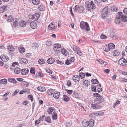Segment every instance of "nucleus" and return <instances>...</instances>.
Wrapping results in <instances>:
<instances>
[{"label": "nucleus", "mask_w": 127, "mask_h": 127, "mask_svg": "<svg viewBox=\"0 0 127 127\" xmlns=\"http://www.w3.org/2000/svg\"><path fill=\"white\" fill-rule=\"evenodd\" d=\"M61 52L65 56H67L68 54V53L67 51L64 48L61 49Z\"/></svg>", "instance_id": "nucleus-25"}, {"label": "nucleus", "mask_w": 127, "mask_h": 127, "mask_svg": "<svg viewBox=\"0 0 127 127\" xmlns=\"http://www.w3.org/2000/svg\"><path fill=\"white\" fill-rule=\"evenodd\" d=\"M26 22L24 20H21L19 22V25L21 27L26 26Z\"/></svg>", "instance_id": "nucleus-22"}, {"label": "nucleus", "mask_w": 127, "mask_h": 127, "mask_svg": "<svg viewBox=\"0 0 127 127\" xmlns=\"http://www.w3.org/2000/svg\"><path fill=\"white\" fill-rule=\"evenodd\" d=\"M108 7H105L102 10L101 16L103 18H104L107 16L108 14Z\"/></svg>", "instance_id": "nucleus-5"}, {"label": "nucleus", "mask_w": 127, "mask_h": 127, "mask_svg": "<svg viewBox=\"0 0 127 127\" xmlns=\"http://www.w3.org/2000/svg\"><path fill=\"white\" fill-rule=\"evenodd\" d=\"M103 49L104 51L107 52L109 51L110 50L108 45H106L104 46Z\"/></svg>", "instance_id": "nucleus-39"}, {"label": "nucleus", "mask_w": 127, "mask_h": 127, "mask_svg": "<svg viewBox=\"0 0 127 127\" xmlns=\"http://www.w3.org/2000/svg\"><path fill=\"white\" fill-rule=\"evenodd\" d=\"M91 81L93 84H98L99 83V82L97 79H93Z\"/></svg>", "instance_id": "nucleus-42"}, {"label": "nucleus", "mask_w": 127, "mask_h": 127, "mask_svg": "<svg viewBox=\"0 0 127 127\" xmlns=\"http://www.w3.org/2000/svg\"><path fill=\"white\" fill-rule=\"evenodd\" d=\"M64 100L65 101L67 102L69 100V98L66 95H64Z\"/></svg>", "instance_id": "nucleus-31"}, {"label": "nucleus", "mask_w": 127, "mask_h": 127, "mask_svg": "<svg viewBox=\"0 0 127 127\" xmlns=\"http://www.w3.org/2000/svg\"><path fill=\"white\" fill-rule=\"evenodd\" d=\"M66 91H67V92L69 95L71 94L73 92V90H68L67 89H66Z\"/></svg>", "instance_id": "nucleus-55"}, {"label": "nucleus", "mask_w": 127, "mask_h": 127, "mask_svg": "<svg viewBox=\"0 0 127 127\" xmlns=\"http://www.w3.org/2000/svg\"><path fill=\"white\" fill-rule=\"evenodd\" d=\"M38 8L39 10L41 11H44L45 9V6L43 5L38 6Z\"/></svg>", "instance_id": "nucleus-23"}, {"label": "nucleus", "mask_w": 127, "mask_h": 127, "mask_svg": "<svg viewBox=\"0 0 127 127\" xmlns=\"http://www.w3.org/2000/svg\"><path fill=\"white\" fill-rule=\"evenodd\" d=\"M54 92L53 90L52 89H49L47 91V93L49 95H52Z\"/></svg>", "instance_id": "nucleus-28"}, {"label": "nucleus", "mask_w": 127, "mask_h": 127, "mask_svg": "<svg viewBox=\"0 0 127 127\" xmlns=\"http://www.w3.org/2000/svg\"><path fill=\"white\" fill-rule=\"evenodd\" d=\"M73 50L75 52L79 55L81 56L82 54L81 51L79 50L77 47L76 46H74L73 47Z\"/></svg>", "instance_id": "nucleus-7"}, {"label": "nucleus", "mask_w": 127, "mask_h": 127, "mask_svg": "<svg viewBox=\"0 0 127 127\" xmlns=\"http://www.w3.org/2000/svg\"><path fill=\"white\" fill-rule=\"evenodd\" d=\"M28 98L29 99H30L31 100V101H33V98L32 95H29L28 96Z\"/></svg>", "instance_id": "nucleus-58"}, {"label": "nucleus", "mask_w": 127, "mask_h": 127, "mask_svg": "<svg viewBox=\"0 0 127 127\" xmlns=\"http://www.w3.org/2000/svg\"><path fill=\"white\" fill-rule=\"evenodd\" d=\"M117 16H119V18L121 19V20L124 22H127V17L124 15H123L122 13L121 12H119L117 14Z\"/></svg>", "instance_id": "nucleus-4"}, {"label": "nucleus", "mask_w": 127, "mask_h": 127, "mask_svg": "<svg viewBox=\"0 0 127 127\" xmlns=\"http://www.w3.org/2000/svg\"><path fill=\"white\" fill-rule=\"evenodd\" d=\"M46 44L48 46L51 45L52 44L51 41L50 40H48Z\"/></svg>", "instance_id": "nucleus-54"}, {"label": "nucleus", "mask_w": 127, "mask_h": 127, "mask_svg": "<svg viewBox=\"0 0 127 127\" xmlns=\"http://www.w3.org/2000/svg\"><path fill=\"white\" fill-rule=\"evenodd\" d=\"M85 5L86 7V9L88 10L89 11L91 9H95L96 7L95 4L92 1L90 2L88 1H86L85 3Z\"/></svg>", "instance_id": "nucleus-2"}, {"label": "nucleus", "mask_w": 127, "mask_h": 127, "mask_svg": "<svg viewBox=\"0 0 127 127\" xmlns=\"http://www.w3.org/2000/svg\"><path fill=\"white\" fill-rule=\"evenodd\" d=\"M123 12L124 13L127 15V8H125L123 10Z\"/></svg>", "instance_id": "nucleus-64"}, {"label": "nucleus", "mask_w": 127, "mask_h": 127, "mask_svg": "<svg viewBox=\"0 0 127 127\" xmlns=\"http://www.w3.org/2000/svg\"><path fill=\"white\" fill-rule=\"evenodd\" d=\"M52 118L53 120H56L57 118V114L56 113L54 112L52 115Z\"/></svg>", "instance_id": "nucleus-32"}, {"label": "nucleus", "mask_w": 127, "mask_h": 127, "mask_svg": "<svg viewBox=\"0 0 127 127\" xmlns=\"http://www.w3.org/2000/svg\"><path fill=\"white\" fill-rule=\"evenodd\" d=\"M7 80L6 79H2L0 81V83L2 84H6L7 82Z\"/></svg>", "instance_id": "nucleus-46"}, {"label": "nucleus", "mask_w": 127, "mask_h": 127, "mask_svg": "<svg viewBox=\"0 0 127 127\" xmlns=\"http://www.w3.org/2000/svg\"><path fill=\"white\" fill-rule=\"evenodd\" d=\"M19 91L17 90H16L12 95V96L15 95Z\"/></svg>", "instance_id": "nucleus-60"}, {"label": "nucleus", "mask_w": 127, "mask_h": 127, "mask_svg": "<svg viewBox=\"0 0 127 127\" xmlns=\"http://www.w3.org/2000/svg\"><path fill=\"white\" fill-rule=\"evenodd\" d=\"M45 120L48 123H51V119L50 117L48 116L45 118Z\"/></svg>", "instance_id": "nucleus-36"}, {"label": "nucleus", "mask_w": 127, "mask_h": 127, "mask_svg": "<svg viewBox=\"0 0 127 127\" xmlns=\"http://www.w3.org/2000/svg\"><path fill=\"white\" fill-rule=\"evenodd\" d=\"M73 97L76 98H78V94L76 93V92H74L73 94Z\"/></svg>", "instance_id": "nucleus-56"}, {"label": "nucleus", "mask_w": 127, "mask_h": 127, "mask_svg": "<svg viewBox=\"0 0 127 127\" xmlns=\"http://www.w3.org/2000/svg\"><path fill=\"white\" fill-rule=\"evenodd\" d=\"M7 7L4 6L0 8V13H2L6 11Z\"/></svg>", "instance_id": "nucleus-19"}, {"label": "nucleus", "mask_w": 127, "mask_h": 127, "mask_svg": "<svg viewBox=\"0 0 127 127\" xmlns=\"http://www.w3.org/2000/svg\"><path fill=\"white\" fill-rule=\"evenodd\" d=\"M37 89L38 90L41 92L44 91L45 90V88L43 87L39 86Z\"/></svg>", "instance_id": "nucleus-37"}, {"label": "nucleus", "mask_w": 127, "mask_h": 127, "mask_svg": "<svg viewBox=\"0 0 127 127\" xmlns=\"http://www.w3.org/2000/svg\"><path fill=\"white\" fill-rule=\"evenodd\" d=\"M54 108L51 107H50L48 108L47 112L49 114H52L53 111L54 110Z\"/></svg>", "instance_id": "nucleus-26"}, {"label": "nucleus", "mask_w": 127, "mask_h": 127, "mask_svg": "<svg viewBox=\"0 0 127 127\" xmlns=\"http://www.w3.org/2000/svg\"><path fill=\"white\" fill-rule=\"evenodd\" d=\"M118 64L121 66H124L127 64V60L124 58H122L119 60Z\"/></svg>", "instance_id": "nucleus-6"}, {"label": "nucleus", "mask_w": 127, "mask_h": 127, "mask_svg": "<svg viewBox=\"0 0 127 127\" xmlns=\"http://www.w3.org/2000/svg\"><path fill=\"white\" fill-rule=\"evenodd\" d=\"M84 10V8L82 6H79V11L80 13H82Z\"/></svg>", "instance_id": "nucleus-43"}, {"label": "nucleus", "mask_w": 127, "mask_h": 127, "mask_svg": "<svg viewBox=\"0 0 127 127\" xmlns=\"http://www.w3.org/2000/svg\"><path fill=\"white\" fill-rule=\"evenodd\" d=\"M0 58L2 61L4 62H7L9 59L8 57L6 56L5 55L1 56Z\"/></svg>", "instance_id": "nucleus-9"}, {"label": "nucleus", "mask_w": 127, "mask_h": 127, "mask_svg": "<svg viewBox=\"0 0 127 127\" xmlns=\"http://www.w3.org/2000/svg\"><path fill=\"white\" fill-rule=\"evenodd\" d=\"M110 49H114L115 47V45L113 43H110L108 45Z\"/></svg>", "instance_id": "nucleus-38"}, {"label": "nucleus", "mask_w": 127, "mask_h": 127, "mask_svg": "<svg viewBox=\"0 0 127 127\" xmlns=\"http://www.w3.org/2000/svg\"><path fill=\"white\" fill-rule=\"evenodd\" d=\"M115 19V22L117 24H119L120 22V18H119V16H117Z\"/></svg>", "instance_id": "nucleus-45"}, {"label": "nucleus", "mask_w": 127, "mask_h": 127, "mask_svg": "<svg viewBox=\"0 0 127 127\" xmlns=\"http://www.w3.org/2000/svg\"><path fill=\"white\" fill-rule=\"evenodd\" d=\"M55 45L53 48V49L55 51H57L59 50L58 49L60 48L61 45L60 44H55Z\"/></svg>", "instance_id": "nucleus-14"}, {"label": "nucleus", "mask_w": 127, "mask_h": 127, "mask_svg": "<svg viewBox=\"0 0 127 127\" xmlns=\"http://www.w3.org/2000/svg\"><path fill=\"white\" fill-rule=\"evenodd\" d=\"M19 49L20 52L21 53H23L25 51V49L24 47H20Z\"/></svg>", "instance_id": "nucleus-41"}, {"label": "nucleus", "mask_w": 127, "mask_h": 127, "mask_svg": "<svg viewBox=\"0 0 127 127\" xmlns=\"http://www.w3.org/2000/svg\"><path fill=\"white\" fill-rule=\"evenodd\" d=\"M45 116V115H43L41 116L39 119L41 121H43V119Z\"/></svg>", "instance_id": "nucleus-62"}, {"label": "nucleus", "mask_w": 127, "mask_h": 127, "mask_svg": "<svg viewBox=\"0 0 127 127\" xmlns=\"http://www.w3.org/2000/svg\"><path fill=\"white\" fill-rule=\"evenodd\" d=\"M79 6L78 5H76L75 7V8L74 9V11H76L77 10H79Z\"/></svg>", "instance_id": "nucleus-57"}, {"label": "nucleus", "mask_w": 127, "mask_h": 127, "mask_svg": "<svg viewBox=\"0 0 127 127\" xmlns=\"http://www.w3.org/2000/svg\"><path fill=\"white\" fill-rule=\"evenodd\" d=\"M104 101V99L102 96L96 97L94 100V104H91V107L94 109H100L102 107L101 103Z\"/></svg>", "instance_id": "nucleus-1"}, {"label": "nucleus", "mask_w": 127, "mask_h": 127, "mask_svg": "<svg viewBox=\"0 0 127 127\" xmlns=\"http://www.w3.org/2000/svg\"><path fill=\"white\" fill-rule=\"evenodd\" d=\"M38 62L39 64H42L44 63L45 61L43 59H40L38 60Z\"/></svg>", "instance_id": "nucleus-44"}, {"label": "nucleus", "mask_w": 127, "mask_h": 127, "mask_svg": "<svg viewBox=\"0 0 127 127\" xmlns=\"http://www.w3.org/2000/svg\"><path fill=\"white\" fill-rule=\"evenodd\" d=\"M60 94L59 92H56L53 94V96L56 99H58L60 97Z\"/></svg>", "instance_id": "nucleus-11"}, {"label": "nucleus", "mask_w": 127, "mask_h": 127, "mask_svg": "<svg viewBox=\"0 0 127 127\" xmlns=\"http://www.w3.org/2000/svg\"><path fill=\"white\" fill-rule=\"evenodd\" d=\"M95 2L97 4H98L101 2L100 0H94Z\"/></svg>", "instance_id": "nucleus-61"}, {"label": "nucleus", "mask_w": 127, "mask_h": 127, "mask_svg": "<svg viewBox=\"0 0 127 127\" xmlns=\"http://www.w3.org/2000/svg\"><path fill=\"white\" fill-rule=\"evenodd\" d=\"M7 49L10 51H13L14 50V48L12 45H9L7 46Z\"/></svg>", "instance_id": "nucleus-35"}, {"label": "nucleus", "mask_w": 127, "mask_h": 127, "mask_svg": "<svg viewBox=\"0 0 127 127\" xmlns=\"http://www.w3.org/2000/svg\"><path fill=\"white\" fill-rule=\"evenodd\" d=\"M40 16L39 14L37 13H35L32 15V18L33 20L36 21L39 19Z\"/></svg>", "instance_id": "nucleus-8"}, {"label": "nucleus", "mask_w": 127, "mask_h": 127, "mask_svg": "<svg viewBox=\"0 0 127 127\" xmlns=\"http://www.w3.org/2000/svg\"><path fill=\"white\" fill-rule=\"evenodd\" d=\"M30 72L31 73L34 74L35 72V70L32 67L30 69Z\"/></svg>", "instance_id": "nucleus-49"}, {"label": "nucleus", "mask_w": 127, "mask_h": 127, "mask_svg": "<svg viewBox=\"0 0 127 127\" xmlns=\"http://www.w3.org/2000/svg\"><path fill=\"white\" fill-rule=\"evenodd\" d=\"M47 62L49 64H52L54 62L55 60L53 58H51L48 59Z\"/></svg>", "instance_id": "nucleus-21"}, {"label": "nucleus", "mask_w": 127, "mask_h": 127, "mask_svg": "<svg viewBox=\"0 0 127 127\" xmlns=\"http://www.w3.org/2000/svg\"><path fill=\"white\" fill-rule=\"evenodd\" d=\"M32 3L34 5H38L40 3L39 0H32Z\"/></svg>", "instance_id": "nucleus-20"}, {"label": "nucleus", "mask_w": 127, "mask_h": 127, "mask_svg": "<svg viewBox=\"0 0 127 127\" xmlns=\"http://www.w3.org/2000/svg\"><path fill=\"white\" fill-rule=\"evenodd\" d=\"M48 28L50 30H54L55 28L54 25L53 23H51L48 26Z\"/></svg>", "instance_id": "nucleus-16"}, {"label": "nucleus", "mask_w": 127, "mask_h": 127, "mask_svg": "<svg viewBox=\"0 0 127 127\" xmlns=\"http://www.w3.org/2000/svg\"><path fill=\"white\" fill-rule=\"evenodd\" d=\"M20 63L21 64H26L28 62V61L25 58H23L21 59H20Z\"/></svg>", "instance_id": "nucleus-10"}, {"label": "nucleus", "mask_w": 127, "mask_h": 127, "mask_svg": "<svg viewBox=\"0 0 127 127\" xmlns=\"http://www.w3.org/2000/svg\"><path fill=\"white\" fill-rule=\"evenodd\" d=\"M14 19H13L12 16V15H10L8 16L7 21L8 22H10L12 21Z\"/></svg>", "instance_id": "nucleus-34"}, {"label": "nucleus", "mask_w": 127, "mask_h": 127, "mask_svg": "<svg viewBox=\"0 0 127 127\" xmlns=\"http://www.w3.org/2000/svg\"><path fill=\"white\" fill-rule=\"evenodd\" d=\"M81 28L83 30L87 31L90 30L89 26L87 22L81 21L80 25Z\"/></svg>", "instance_id": "nucleus-3"}, {"label": "nucleus", "mask_w": 127, "mask_h": 127, "mask_svg": "<svg viewBox=\"0 0 127 127\" xmlns=\"http://www.w3.org/2000/svg\"><path fill=\"white\" fill-rule=\"evenodd\" d=\"M111 10L112 11H117V8L115 6H113L111 8Z\"/></svg>", "instance_id": "nucleus-47"}, {"label": "nucleus", "mask_w": 127, "mask_h": 127, "mask_svg": "<svg viewBox=\"0 0 127 127\" xmlns=\"http://www.w3.org/2000/svg\"><path fill=\"white\" fill-rule=\"evenodd\" d=\"M21 84L23 86L26 87H28L29 85L28 82L24 81L22 82Z\"/></svg>", "instance_id": "nucleus-24"}, {"label": "nucleus", "mask_w": 127, "mask_h": 127, "mask_svg": "<svg viewBox=\"0 0 127 127\" xmlns=\"http://www.w3.org/2000/svg\"><path fill=\"white\" fill-rule=\"evenodd\" d=\"M107 37L106 36L103 34H102L100 36V38L102 39H105Z\"/></svg>", "instance_id": "nucleus-52"}, {"label": "nucleus", "mask_w": 127, "mask_h": 127, "mask_svg": "<svg viewBox=\"0 0 127 127\" xmlns=\"http://www.w3.org/2000/svg\"><path fill=\"white\" fill-rule=\"evenodd\" d=\"M83 125L84 127H87L89 126L88 121L86 120H83L82 122Z\"/></svg>", "instance_id": "nucleus-15"}, {"label": "nucleus", "mask_w": 127, "mask_h": 127, "mask_svg": "<svg viewBox=\"0 0 127 127\" xmlns=\"http://www.w3.org/2000/svg\"><path fill=\"white\" fill-rule=\"evenodd\" d=\"M120 104V102L119 100H118L115 103L113 107L114 108H115L116 106L117 105L119 104Z\"/></svg>", "instance_id": "nucleus-50"}, {"label": "nucleus", "mask_w": 127, "mask_h": 127, "mask_svg": "<svg viewBox=\"0 0 127 127\" xmlns=\"http://www.w3.org/2000/svg\"><path fill=\"white\" fill-rule=\"evenodd\" d=\"M18 65L17 62H14L12 64V67H15L16 65Z\"/></svg>", "instance_id": "nucleus-63"}, {"label": "nucleus", "mask_w": 127, "mask_h": 127, "mask_svg": "<svg viewBox=\"0 0 127 127\" xmlns=\"http://www.w3.org/2000/svg\"><path fill=\"white\" fill-rule=\"evenodd\" d=\"M30 26L32 29H35L37 27V25L34 21H32L30 23Z\"/></svg>", "instance_id": "nucleus-13"}, {"label": "nucleus", "mask_w": 127, "mask_h": 127, "mask_svg": "<svg viewBox=\"0 0 127 127\" xmlns=\"http://www.w3.org/2000/svg\"><path fill=\"white\" fill-rule=\"evenodd\" d=\"M21 73L23 75H25L28 73L29 70L28 69H22L21 71Z\"/></svg>", "instance_id": "nucleus-17"}, {"label": "nucleus", "mask_w": 127, "mask_h": 127, "mask_svg": "<svg viewBox=\"0 0 127 127\" xmlns=\"http://www.w3.org/2000/svg\"><path fill=\"white\" fill-rule=\"evenodd\" d=\"M57 63L59 64L60 65H62L64 64V62L61 61H60L59 60H56Z\"/></svg>", "instance_id": "nucleus-53"}, {"label": "nucleus", "mask_w": 127, "mask_h": 127, "mask_svg": "<svg viewBox=\"0 0 127 127\" xmlns=\"http://www.w3.org/2000/svg\"><path fill=\"white\" fill-rule=\"evenodd\" d=\"M120 54L119 51L118 50H116L114 51L113 55L115 56H119Z\"/></svg>", "instance_id": "nucleus-40"}, {"label": "nucleus", "mask_w": 127, "mask_h": 127, "mask_svg": "<svg viewBox=\"0 0 127 127\" xmlns=\"http://www.w3.org/2000/svg\"><path fill=\"white\" fill-rule=\"evenodd\" d=\"M89 123V126L90 127H92L94 125V120L93 119H90L88 121Z\"/></svg>", "instance_id": "nucleus-18"}, {"label": "nucleus", "mask_w": 127, "mask_h": 127, "mask_svg": "<svg viewBox=\"0 0 127 127\" xmlns=\"http://www.w3.org/2000/svg\"><path fill=\"white\" fill-rule=\"evenodd\" d=\"M72 78L75 82H78L80 80L79 76L77 75H75Z\"/></svg>", "instance_id": "nucleus-12"}, {"label": "nucleus", "mask_w": 127, "mask_h": 127, "mask_svg": "<svg viewBox=\"0 0 127 127\" xmlns=\"http://www.w3.org/2000/svg\"><path fill=\"white\" fill-rule=\"evenodd\" d=\"M79 76L81 79H83L84 77H85V75L84 73H81L79 74Z\"/></svg>", "instance_id": "nucleus-48"}, {"label": "nucleus", "mask_w": 127, "mask_h": 127, "mask_svg": "<svg viewBox=\"0 0 127 127\" xmlns=\"http://www.w3.org/2000/svg\"><path fill=\"white\" fill-rule=\"evenodd\" d=\"M92 90L93 91L96 92V87L95 86L92 85L91 86Z\"/></svg>", "instance_id": "nucleus-51"}, {"label": "nucleus", "mask_w": 127, "mask_h": 127, "mask_svg": "<svg viewBox=\"0 0 127 127\" xmlns=\"http://www.w3.org/2000/svg\"><path fill=\"white\" fill-rule=\"evenodd\" d=\"M90 83L89 81L88 80H86L83 82V84L84 86H88V85H89Z\"/></svg>", "instance_id": "nucleus-33"}, {"label": "nucleus", "mask_w": 127, "mask_h": 127, "mask_svg": "<svg viewBox=\"0 0 127 127\" xmlns=\"http://www.w3.org/2000/svg\"><path fill=\"white\" fill-rule=\"evenodd\" d=\"M20 69L18 67H16L14 69V71L15 73L18 74L20 72Z\"/></svg>", "instance_id": "nucleus-27"}, {"label": "nucleus", "mask_w": 127, "mask_h": 127, "mask_svg": "<svg viewBox=\"0 0 127 127\" xmlns=\"http://www.w3.org/2000/svg\"><path fill=\"white\" fill-rule=\"evenodd\" d=\"M12 21H13V24L11 23V25H13L15 27H16L18 25V22L15 19L14 20Z\"/></svg>", "instance_id": "nucleus-30"}, {"label": "nucleus", "mask_w": 127, "mask_h": 127, "mask_svg": "<svg viewBox=\"0 0 127 127\" xmlns=\"http://www.w3.org/2000/svg\"><path fill=\"white\" fill-rule=\"evenodd\" d=\"M94 96L96 97L101 96L98 93H94Z\"/></svg>", "instance_id": "nucleus-59"}, {"label": "nucleus", "mask_w": 127, "mask_h": 127, "mask_svg": "<svg viewBox=\"0 0 127 127\" xmlns=\"http://www.w3.org/2000/svg\"><path fill=\"white\" fill-rule=\"evenodd\" d=\"M8 81L11 83H16L17 82V81H16L15 79L14 78H10L8 79Z\"/></svg>", "instance_id": "nucleus-29"}]
</instances>
